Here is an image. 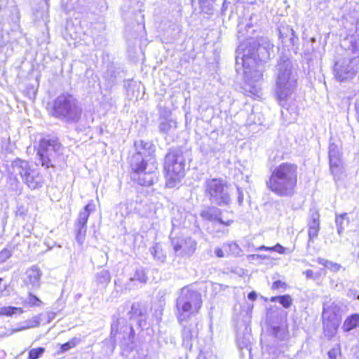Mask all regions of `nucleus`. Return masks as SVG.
<instances>
[{"label": "nucleus", "instance_id": "e2e57ef3", "mask_svg": "<svg viewBox=\"0 0 359 359\" xmlns=\"http://www.w3.org/2000/svg\"><path fill=\"white\" fill-rule=\"evenodd\" d=\"M46 168H48V167L49 166V165H48V161L47 160H46Z\"/></svg>", "mask_w": 359, "mask_h": 359}, {"label": "nucleus", "instance_id": "49530a36", "mask_svg": "<svg viewBox=\"0 0 359 359\" xmlns=\"http://www.w3.org/2000/svg\"><path fill=\"white\" fill-rule=\"evenodd\" d=\"M29 302L30 304L33 306H38L39 304L42 303L41 300H39L36 296L29 295Z\"/></svg>", "mask_w": 359, "mask_h": 359}, {"label": "nucleus", "instance_id": "a211bd4d", "mask_svg": "<svg viewBox=\"0 0 359 359\" xmlns=\"http://www.w3.org/2000/svg\"><path fill=\"white\" fill-rule=\"evenodd\" d=\"M279 39L287 46H294L297 37L294 30L287 25H280L278 27Z\"/></svg>", "mask_w": 359, "mask_h": 359}, {"label": "nucleus", "instance_id": "0eeeda50", "mask_svg": "<svg viewBox=\"0 0 359 359\" xmlns=\"http://www.w3.org/2000/svg\"><path fill=\"white\" fill-rule=\"evenodd\" d=\"M273 46L265 37L258 38L256 41L249 43V46L243 49L241 60L243 66L259 62H266L271 57Z\"/></svg>", "mask_w": 359, "mask_h": 359}, {"label": "nucleus", "instance_id": "f704fd0d", "mask_svg": "<svg viewBox=\"0 0 359 359\" xmlns=\"http://www.w3.org/2000/svg\"><path fill=\"white\" fill-rule=\"evenodd\" d=\"M44 352V348L39 347L37 348L31 349L29 352V359H38Z\"/></svg>", "mask_w": 359, "mask_h": 359}, {"label": "nucleus", "instance_id": "1a4fd4ad", "mask_svg": "<svg viewBox=\"0 0 359 359\" xmlns=\"http://www.w3.org/2000/svg\"><path fill=\"white\" fill-rule=\"evenodd\" d=\"M53 115L66 122H77L81 115V109L72 95H61L54 102Z\"/></svg>", "mask_w": 359, "mask_h": 359}, {"label": "nucleus", "instance_id": "2eb2a0df", "mask_svg": "<svg viewBox=\"0 0 359 359\" xmlns=\"http://www.w3.org/2000/svg\"><path fill=\"white\" fill-rule=\"evenodd\" d=\"M42 274L41 270L37 265L28 268L22 276L24 286L28 290L38 288L40 286Z\"/></svg>", "mask_w": 359, "mask_h": 359}, {"label": "nucleus", "instance_id": "603ef678", "mask_svg": "<svg viewBox=\"0 0 359 359\" xmlns=\"http://www.w3.org/2000/svg\"><path fill=\"white\" fill-rule=\"evenodd\" d=\"M355 107L356 111L357 118L359 121V98H358L355 101Z\"/></svg>", "mask_w": 359, "mask_h": 359}, {"label": "nucleus", "instance_id": "a19ab883", "mask_svg": "<svg viewBox=\"0 0 359 359\" xmlns=\"http://www.w3.org/2000/svg\"><path fill=\"white\" fill-rule=\"evenodd\" d=\"M280 288L285 290L287 288V284L281 280H276L271 285L272 290H278Z\"/></svg>", "mask_w": 359, "mask_h": 359}, {"label": "nucleus", "instance_id": "aec40b11", "mask_svg": "<svg viewBox=\"0 0 359 359\" xmlns=\"http://www.w3.org/2000/svg\"><path fill=\"white\" fill-rule=\"evenodd\" d=\"M329 158L330 170L333 172L339 167L341 159L339 148L336 144L332 142H330L329 145Z\"/></svg>", "mask_w": 359, "mask_h": 359}, {"label": "nucleus", "instance_id": "72a5a7b5", "mask_svg": "<svg viewBox=\"0 0 359 359\" xmlns=\"http://www.w3.org/2000/svg\"><path fill=\"white\" fill-rule=\"evenodd\" d=\"M12 250L5 248L0 252V264L6 262L12 256Z\"/></svg>", "mask_w": 359, "mask_h": 359}, {"label": "nucleus", "instance_id": "338daca9", "mask_svg": "<svg viewBox=\"0 0 359 359\" xmlns=\"http://www.w3.org/2000/svg\"><path fill=\"white\" fill-rule=\"evenodd\" d=\"M356 299L359 300V294L357 295Z\"/></svg>", "mask_w": 359, "mask_h": 359}, {"label": "nucleus", "instance_id": "cd10ccee", "mask_svg": "<svg viewBox=\"0 0 359 359\" xmlns=\"http://www.w3.org/2000/svg\"><path fill=\"white\" fill-rule=\"evenodd\" d=\"M316 261L319 264L324 266L325 268L333 272H337L341 268V266L339 264L321 257H318Z\"/></svg>", "mask_w": 359, "mask_h": 359}, {"label": "nucleus", "instance_id": "ea45409f", "mask_svg": "<svg viewBox=\"0 0 359 359\" xmlns=\"http://www.w3.org/2000/svg\"><path fill=\"white\" fill-rule=\"evenodd\" d=\"M320 228H309V242L318 237Z\"/></svg>", "mask_w": 359, "mask_h": 359}, {"label": "nucleus", "instance_id": "680f3d73", "mask_svg": "<svg viewBox=\"0 0 359 359\" xmlns=\"http://www.w3.org/2000/svg\"><path fill=\"white\" fill-rule=\"evenodd\" d=\"M130 333L131 334L134 333L133 329V327L131 326L130 327Z\"/></svg>", "mask_w": 359, "mask_h": 359}, {"label": "nucleus", "instance_id": "052dcab7", "mask_svg": "<svg viewBox=\"0 0 359 359\" xmlns=\"http://www.w3.org/2000/svg\"><path fill=\"white\" fill-rule=\"evenodd\" d=\"M24 329H25V327H22L20 328H18V329L14 330L13 332H18V331L22 330Z\"/></svg>", "mask_w": 359, "mask_h": 359}, {"label": "nucleus", "instance_id": "6e6d98bb", "mask_svg": "<svg viewBox=\"0 0 359 359\" xmlns=\"http://www.w3.org/2000/svg\"><path fill=\"white\" fill-rule=\"evenodd\" d=\"M3 278H0V296L2 294L3 288H6V286L2 285Z\"/></svg>", "mask_w": 359, "mask_h": 359}, {"label": "nucleus", "instance_id": "0e129e2a", "mask_svg": "<svg viewBox=\"0 0 359 359\" xmlns=\"http://www.w3.org/2000/svg\"><path fill=\"white\" fill-rule=\"evenodd\" d=\"M246 27H248V28H250V25L249 24H248V25H246Z\"/></svg>", "mask_w": 359, "mask_h": 359}, {"label": "nucleus", "instance_id": "8fccbe9b", "mask_svg": "<svg viewBox=\"0 0 359 359\" xmlns=\"http://www.w3.org/2000/svg\"><path fill=\"white\" fill-rule=\"evenodd\" d=\"M139 304H133L131 306V311L130 313L136 314V315H140L141 311L139 309Z\"/></svg>", "mask_w": 359, "mask_h": 359}, {"label": "nucleus", "instance_id": "4c0bfd02", "mask_svg": "<svg viewBox=\"0 0 359 359\" xmlns=\"http://www.w3.org/2000/svg\"><path fill=\"white\" fill-rule=\"evenodd\" d=\"M79 339L77 338H74L71 341L62 344L61 348L62 351H67L69 350L70 348L74 347L79 342Z\"/></svg>", "mask_w": 359, "mask_h": 359}, {"label": "nucleus", "instance_id": "f03ea898", "mask_svg": "<svg viewBox=\"0 0 359 359\" xmlns=\"http://www.w3.org/2000/svg\"><path fill=\"white\" fill-rule=\"evenodd\" d=\"M134 146L136 151L130 160L132 178L141 186H151L158 178V165L154 156L155 147L142 140L135 141Z\"/></svg>", "mask_w": 359, "mask_h": 359}, {"label": "nucleus", "instance_id": "4468645a", "mask_svg": "<svg viewBox=\"0 0 359 359\" xmlns=\"http://www.w3.org/2000/svg\"><path fill=\"white\" fill-rule=\"evenodd\" d=\"M354 62V59L349 57L338 60L334 67L335 78L340 81L352 78L356 73Z\"/></svg>", "mask_w": 359, "mask_h": 359}, {"label": "nucleus", "instance_id": "09e8293b", "mask_svg": "<svg viewBox=\"0 0 359 359\" xmlns=\"http://www.w3.org/2000/svg\"><path fill=\"white\" fill-rule=\"evenodd\" d=\"M215 253L216 256L219 258L224 257L226 255L224 250V246L222 247V248H216L215 249Z\"/></svg>", "mask_w": 359, "mask_h": 359}, {"label": "nucleus", "instance_id": "dca6fc26", "mask_svg": "<svg viewBox=\"0 0 359 359\" xmlns=\"http://www.w3.org/2000/svg\"><path fill=\"white\" fill-rule=\"evenodd\" d=\"M0 13L9 16L11 20V29L16 30L19 28L20 13L18 8L13 4V0H0Z\"/></svg>", "mask_w": 359, "mask_h": 359}, {"label": "nucleus", "instance_id": "39448f33", "mask_svg": "<svg viewBox=\"0 0 359 359\" xmlns=\"http://www.w3.org/2000/svg\"><path fill=\"white\" fill-rule=\"evenodd\" d=\"M185 158L182 151H170L165 157L164 170L167 187L172 188L180 183L185 173Z\"/></svg>", "mask_w": 359, "mask_h": 359}, {"label": "nucleus", "instance_id": "7c9ffc66", "mask_svg": "<svg viewBox=\"0 0 359 359\" xmlns=\"http://www.w3.org/2000/svg\"><path fill=\"white\" fill-rule=\"evenodd\" d=\"M212 2L209 0H199L200 8L202 12L208 15L212 14L213 6Z\"/></svg>", "mask_w": 359, "mask_h": 359}, {"label": "nucleus", "instance_id": "c756f323", "mask_svg": "<svg viewBox=\"0 0 359 359\" xmlns=\"http://www.w3.org/2000/svg\"><path fill=\"white\" fill-rule=\"evenodd\" d=\"M308 226L309 228H320V215L318 211L315 210L311 212Z\"/></svg>", "mask_w": 359, "mask_h": 359}, {"label": "nucleus", "instance_id": "de8ad7c7", "mask_svg": "<svg viewBox=\"0 0 359 359\" xmlns=\"http://www.w3.org/2000/svg\"><path fill=\"white\" fill-rule=\"evenodd\" d=\"M237 194H238V203L239 205H242L243 203V192L241 188L237 187Z\"/></svg>", "mask_w": 359, "mask_h": 359}, {"label": "nucleus", "instance_id": "f8f14e48", "mask_svg": "<svg viewBox=\"0 0 359 359\" xmlns=\"http://www.w3.org/2000/svg\"><path fill=\"white\" fill-rule=\"evenodd\" d=\"M250 65L243 67L245 69V90L252 95L259 96L260 93V83L263 79L262 72L259 69H252L249 68Z\"/></svg>", "mask_w": 359, "mask_h": 359}, {"label": "nucleus", "instance_id": "6ab92c4d", "mask_svg": "<svg viewBox=\"0 0 359 359\" xmlns=\"http://www.w3.org/2000/svg\"><path fill=\"white\" fill-rule=\"evenodd\" d=\"M11 20L9 16H6L5 19H0V47L6 45L10 39L9 30L11 29Z\"/></svg>", "mask_w": 359, "mask_h": 359}, {"label": "nucleus", "instance_id": "a18cd8bd", "mask_svg": "<svg viewBox=\"0 0 359 359\" xmlns=\"http://www.w3.org/2000/svg\"><path fill=\"white\" fill-rule=\"evenodd\" d=\"M270 250L271 251H274V252H278L279 254H284L285 253V248L283 247L280 244H276V245H274L273 247H271L270 248Z\"/></svg>", "mask_w": 359, "mask_h": 359}, {"label": "nucleus", "instance_id": "bb28decb", "mask_svg": "<svg viewBox=\"0 0 359 359\" xmlns=\"http://www.w3.org/2000/svg\"><path fill=\"white\" fill-rule=\"evenodd\" d=\"M271 302H278L284 308H289L292 303V299L289 294L283 296L272 297L270 299Z\"/></svg>", "mask_w": 359, "mask_h": 359}, {"label": "nucleus", "instance_id": "c9c22d12", "mask_svg": "<svg viewBox=\"0 0 359 359\" xmlns=\"http://www.w3.org/2000/svg\"><path fill=\"white\" fill-rule=\"evenodd\" d=\"M18 309V308L13 306L1 307L0 308V315L10 316L15 313Z\"/></svg>", "mask_w": 359, "mask_h": 359}, {"label": "nucleus", "instance_id": "5701e85b", "mask_svg": "<svg viewBox=\"0 0 359 359\" xmlns=\"http://www.w3.org/2000/svg\"><path fill=\"white\" fill-rule=\"evenodd\" d=\"M335 223L337 227V233L339 235H341L345 227H346L349 224V219L348 218L347 214H337L335 217Z\"/></svg>", "mask_w": 359, "mask_h": 359}, {"label": "nucleus", "instance_id": "9b49d317", "mask_svg": "<svg viewBox=\"0 0 359 359\" xmlns=\"http://www.w3.org/2000/svg\"><path fill=\"white\" fill-rule=\"evenodd\" d=\"M95 210V205L93 203H88L80 211L79 217L74 224V232L76 240L79 245H82L85 241L87 231V222L90 214Z\"/></svg>", "mask_w": 359, "mask_h": 359}, {"label": "nucleus", "instance_id": "69168bd1", "mask_svg": "<svg viewBox=\"0 0 359 359\" xmlns=\"http://www.w3.org/2000/svg\"><path fill=\"white\" fill-rule=\"evenodd\" d=\"M118 207L121 208V207H123V205L122 204H119Z\"/></svg>", "mask_w": 359, "mask_h": 359}, {"label": "nucleus", "instance_id": "6e6552de", "mask_svg": "<svg viewBox=\"0 0 359 359\" xmlns=\"http://www.w3.org/2000/svg\"><path fill=\"white\" fill-rule=\"evenodd\" d=\"M342 304L339 302L327 301L323 306V325L325 336L332 339L337 333V330L341 320Z\"/></svg>", "mask_w": 359, "mask_h": 359}, {"label": "nucleus", "instance_id": "473e14b6", "mask_svg": "<svg viewBox=\"0 0 359 359\" xmlns=\"http://www.w3.org/2000/svg\"><path fill=\"white\" fill-rule=\"evenodd\" d=\"M62 3L67 12L79 9V0H62Z\"/></svg>", "mask_w": 359, "mask_h": 359}, {"label": "nucleus", "instance_id": "c03bdc74", "mask_svg": "<svg viewBox=\"0 0 359 359\" xmlns=\"http://www.w3.org/2000/svg\"><path fill=\"white\" fill-rule=\"evenodd\" d=\"M198 359H217V357L212 353H201L198 355Z\"/></svg>", "mask_w": 359, "mask_h": 359}, {"label": "nucleus", "instance_id": "e433bc0d", "mask_svg": "<svg viewBox=\"0 0 359 359\" xmlns=\"http://www.w3.org/2000/svg\"><path fill=\"white\" fill-rule=\"evenodd\" d=\"M46 152L49 150L50 147L54 151H58L61 147L60 144L57 142V140H46Z\"/></svg>", "mask_w": 359, "mask_h": 359}, {"label": "nucleus", "instance_id": "20e7f679", "mask_svg": "<svg viewBox=\"0 0 359 359\" xmlns=\"http://www.w3.org/2000/svg\"><path fill=\"white\" fill-rule=\"evenodd\" d=\"M276 94L280 105L287 106V101L297 86L296 71L292 61L286 55L280 57L276 65Z\"/></svg>", "mask_w": 359, "mask_h": 359}, {"label": "nucleus", "instance_id": "13d9d810", "mask_svg": "<svg viewBox=\"0 0 359 359\" xmlns=\"http://www.w3.org/2000/svg\"><path fill=\"white\" fill-rule=\"evenodd\" d=\"M249 258H252V259H255V257L256 258H259V257H261V255H250L248 256Z\"/></svg>", "mask_w": 359, "mask_h": 359}, {"label": "nucleus", "instance_id": "9d476101", "mask_svg": "<svg viewBox=\"0 0 359 359\" xmlns=\"http://www.w3.org/2000/svg\"><path fill=\"white\" fill-rule=\"evenodd\" d=\"M12 172L15 175H20L22 181L32 189L41 187L43 185L42 177L39 173L30 168L27 161L16 159L12 163Z\"/></svg>", "mask_w": 359, "mask_h": 359}, {"label": "nucleus", "instance_id": "5fc2aeb1", "mask_svg": "<svg viewBox=\"0 0 359 359\" xmlns=\"http://www.w3.org/2000/svg\"><path fill=\"white\" fill-rule=\"evenodd\" d=\"M271 248V247H266L265 245H262V246L259 247L257 250H268V251H271L270 250Z\"/></svg>", "mask_w": 359, "mask_h": 359}, {"label": "nucleus", "instance_id": "2f4dec72", "mask_svg": "<svg viewBox=\"0 0 359 359\" xmlns=\"http://www.w3.org/2000/svg\"><path fill=\"white\" fill-rule=\"evenodd\" d=\"M238 346L240 349H250V336L249 334L244 336L243 337H238L237 338Z\"/></svg>", "mask_w": 359, "mask_h": 359}, {"label": "nucleus", "instance_id": "7ed1b4c3", "mask_svg": "<svg viewBox=\"0 0 359 359\" xmlns=\"http://www.w3.org/2000/svg\"><path fill=\"white\" fill-rule=\"evenodd\" d=\"M298 167L292 163H282L271 172L266 188L278 197H292L297 187Z\"/></svg>", "mask_w": 359, "mask_h": 359}, {"label": "nucleus", "instance_id": "ddd939ff", "mask_svg": "<svg viewBox=\"0 0 359 359\" xmlns=\"http://www.w3.org/2000/svg\"><path fill=\"white\" fill-rule=\"evenodd\" d=\"M171 244L176 256L191 257L196 250L197 243L191 237L171 238Z\"/></svg>", "mask_w": 359, "mask_h": 359}, {"label": "nucleus", "instance_id": "4be33fe9", "mask_svg": "<svg viewBox=\"0 0 359 359\" xmlns=\"http://www.w3.org/2000/svg\"><path fill=\"white\" fill-rule=\"evenodd\" d=\"M149 251L156 261L161 264L165 262L166 254L159 243H156L153 247L150 248Z\"/></svg>", "mask_w": 359, "mask_h": 359}, {"label": "nucleus", "instance_id": "f3484780", "mask_svg": "<svg viewBox=\"0 0 359 359\" xmlns=\"http://www.w3.org/2000/svg\"><path fill=\"white\" fill-rule=\"evenodd\" d=\"M222 211L221 209L216 206H209L203 210L201 212V216L206 220L210 222H218L219 223L225 226H229L233 223L231 219H223L222 217Z\"/></svg>", "mask_w": 359, "mask_h": 359}, {"label": "nucleus", "instance_id": "f257e3e1", "mask_svg": "<svg viewBox=\"0 0 359 359\" xmlns=\"http://www.w3.org/2000/svg\"><path fill=\"white\" fill-rule=\"evenodd\" d=\"M202 306L201 294L196 290L186 286L180 290L176 299V317L177 321L182 325V337L183 345L191 347V340L198 334L197 323L188 320L196 315Z\"/></svg>", "mask_w": 359, "mask_h": 359}, {"label": "nucleus", "instance_id": "4d7b16f0", "mask_svg": "<svg viewBox=\"0 0 359 359\" xmlns=\"http://www.w3.org/2000/svg\"><path fill=\"white\" fill-rule=\"evenodd\" d=\"M55 316V313H49L48 315V321H50L52 319H53Z\"/></svg>", "mask_w": 359, "mask_h": 359}, {"label": "nucleus", "instance_id": "c85d7f7f", "mask_svg": "<svg viewBox=\"0 0 359 359\" xmlns=\"http://www.w3.org/2000/svg\"><path fill=\"white\" fill-rule=\"evenodd\" d=\"M137 280L142 283H145L147 281V277L145 271L142 268L137 269L134 276L130 278V282Z\"/></svg>", "mask_w": 359, "mask_h": 359}, {"label": "nucleus", "instance_id": "423d86ee", "mask_svg": "<svg viewBox=\"0 0 359 359\" xmlns=\"http://www.w3.org/2000/svg\"><path fill=\"white\" fill-rule=\"evenodd\" d=\"M203 194L211 204L229 206L231 203L229 187L222 178H207L203 184Z\"/></svg>", "mask_w": 359, "mask_h": 359}, {"label": "nucleus", "instance_id": "79ce46f5", "mask_svg": "<svg viewBox=\"0 0 359 359\" xmlns=\"http://www.w3.org/2000/svg\"><path fill=\"white\" fill-rule=\"evenodd\" d=\"M273 334L276 338L283 339L285 335L283 330L279 327H274L273 328Z\"/></svg>", "mask_w": 359, "mask_h": 359}, {"label": "nucleus", "instance_id": "b1692460", "mask_svg": "<svg viewBox=\"0 0 359 359\" xmlns=\"http://www.w3.org/2000/svg\"><path fill=\"white\" fill-rule=\"evenodd\" d=\"M224 250L226 255H232L234 257L240 256L242 252L241 248L235 242L224 243Z\"/></svg>", "mask_w": 359, "mask_h": 359}, {"label": "nucleus", "instance_id": "3c124183", "mask_svg": "<svg viewBox=\"0 0 359 359\" xmlns=\"http://www.w3.org/2000/svg\"><path fill=\"white\" fill-rule=\"evenodd\" d=\"M249 299L254 301L257 298V293L255 291L250 292L248 295Z\"/></svg>", "mask_w": 359, "mask_h": 359}, {"label": "nucleus", "instance_id": "37998d69", "mask_svg": "<svg viewBox=\"0 0 359 359\" xmlns=\"http://www.w3.org/2000/svg\"><path fill=\"white\" fill-rule=\"evenodd\" d=\"M118 331V321H114L111 326V337H115Z\"/></svg>", "mask_w": 359, "mask_h": 359}, {"label": "nucleus", "instance_id": "412c9836", "mask_svg": "<svg viewBox=\"0 0 359 359\" xmlns=\"http://www.w3.org/2000/svg\"><path fill=\"white\" fill-rule=\"evenodd\" d=\"M359 326V314L353 313L348 316L344 320L342 330L345 332H348L351 330Z\"/></svg>", "mask_w": 359, "mask_h": 359}, {"label": "nucleus", "instance_id": "393cba45", "mask_svg": "<svg viewBox=\"0 0 359 359\" xmlns=\"http://www.w3.org/2000/svg\"><path fill=\"white\" fill-rule=\"evenodd\" d=\"M95 278L98 285H102L103 287H106L107 285L110 283L111 275L109 271L103 269L101 271L97 273Z\"/></svg>", "mask_w": 359, "mask_h": 359}, {"label": "nucleus", "instance_id": "864d4df0", "mask_svg": "<svg viewBox=\"0 0 359 359\" xmlns=\"http://www.w3.org/2000/svg\"><path fill=\"white\" fill-rule=\"evenodd\" d=\"M306 276L309 278H312L313 276V271L312 270L308 269L304 272Z\"/></svg>", "mask_w": 359, "mask_h": 359}, {"label": "nucleus", "instance_id": "bf43d9fd", "mask_svg": "<svg viewBox=\"0 0 359 359\" xmlns=\"http://www.w3.org/2000/svg\"><path fill=\"white\" fill-rule=\"evenodd\" d=\"M349 292L351 293V294H353V297H357V295H356L357 292L356 291L350 290Z\"/></svg>", "mask_w": 359, "mask_h": 359}, {"label": "nucleus", "instance_id": "58836bf2", "mask_svg": "<svg viewBox=\"0 0 359 359\" xmlns=\"http://www.w3.org/2000/svg\"><path fill=\"white\" fill-rule=\"evenodd\" d=\"M171 128V121L165 120L164 121L161 122L159 125V130L161 132L167 133Z\"/></svg>", "mask_w": 359, "mask_h": 359}, {"label": "nucleus", "instance_id": "a878e982", "mask_svg": "<svg viewBox=\"0 0 359 359\" xmlns=\"http://www.w3.org/2000/svg\"><path fill=\"white\" fill-rule=\"evenodd\" d=\"M35 163L37 165H45V142L43 138H41L40 140V144L36 153Z\"/></svg>", "mask_w": 359, "mask_h": 359}]
</instances>
